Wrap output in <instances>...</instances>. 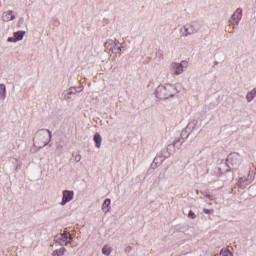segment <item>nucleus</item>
<instances>
[{"label":"nucleus","instance_id":"nucleus-1","mask_svg":"<svg viewBox=\"0 0 256 256\" xmlns=\"http://www.w3.org/2000/svg\"><path fill=\"white\" fill-rule=\"evenodd\" d=\"M179 91L173 84L159 85L155 90V97L160 101H165L171 97H175Z\"/></svg>","mask_w":256,"mask_h":256},{"label":"nucleus","instance_id":"nucleus-2","mask_svg":"<svg viewBox=\"0 0 256 256\" xmlns=\"http://www.w3.org/2000/svg\"><path fill=\"white\" fill-rule=\"evenodd\" d=\"M33 141H37L40 143H44L43 146L40 147V149H43V147H47L49 145V141H51V132L49 129H40L36 132L35 137Z\"/></svg>","mask_w":256,"mask_h":256},{"label":"nucleus","instance_id":"nucleus-3","mask_svg":"<svg viewBox=\"0 0 256 256\" xmlns=\"http://www.w3.org/2000/svg\"><path fill=\"white\" fill-rule=\"evenodd\" d=\"M239 165H241V155L237 152L230 153L226 159V166L228 167L227 171H231V169H239Z\"/></svg>","mask_w":256,"mask_h":256},{"label":"nucleus","instance_id":"nucleus-4","mask_svg":"<svg viewBox=\"0 0 256 256\" xmlns=\"http://www.w3.org/2000/svg\"><path fill=\"white\" fill-rule=\"evenodd\" d=\"M201 31V27L197 22H193L191 24H186L182 28H180V33H182L183 37H189L191 35H195Z\"/></svg>","mask_w":256,"mask_h":256},{"label":"nucleus","instance_id":"nucleus-5","mask_svg":"<svg viewBox=\"0 0 256 256\" xmlns=\"http://www.w3.org/2000/svg\"><path fill=\"white\" fill-rule=\"evenodd\" d=\"M73 241V237L69 235V233H60L54 236V242L60 244V245H67V243H71Z\"/></svg>","mask_w":256,"mask_h":256},{"label":"nucleus","instance_id":"nucleus-6","mask_svg":"<svg viewBox=\"0 0 256 256\" xmlns=\"http://www.w3.org/2000/svg\"><path fill=\"white\" fill-rule=\"evenodd\" d=\"M255 177L251 175V172L249 173L248 177H240L237 182V187L239 189H245L248 185H251L253 183Z\"/></svg>","mask_w":256,"mask_h":256},{"label":"nucleus","instance_id":"nucleus-7","mask_svg":"<svg viewBox=\"0 0 256 256\" xmlns=\"http://www.w3.org/2000/svg\"><path fill=\"white\" fill-rule=\"evenodd\" d=\"M243 18V9L237 8L230 18L231 25H239V22Z\"/></svg>","mask_w":256,"mask_h":256},{"label":"nucleus","instance_id":"nucleus-8","mask_svg":"<svg viewBox=\"0 0 256 256\" xmlns=\"http://www.w3.org/2000/svg\"><path fill=\"white\" fill-rule=\"evenodd\" d=\"M62 201L60 202V205H67L69 201H73V197H75V192L73 190H64L62 192Z\"/></svg>","mask_w":256,"mask_h":256},{"label":"nucleus","instance_id":"nucleus-9","mask_svg":"<svg viewBox=\"0 0 256 256\" xmlns=\"http://www.w3.org/2000/svg\"><path fill=\"white\" fill-rule=\"evenodd\" d=\"M169 157V154H165V151H162L161 156H156L153 160L152 167L157 168L159 165L163 164V161Z\"/></svg>","mask_w":256,"mask_h":256},{"label":"nucleus","instance_id":"nucleus-10","mask_svg":"<svg viewBox=\"0 0 256 256\" xmlns=\"http://www.w3.org/2000/svg\"><path fill=\"white\" fill-rule=\"evenodd\" d=\"M171 69H172L174 75H182V73L185 72V70L183 69L182 63H177V62L172 63Z\"/></svg>","mask_w":256,"mask_h":256},{"label":"nucleus","instance_id":"nucleus-11","mask_svg":"<svg viewBox=\"0 0 256 256\" xmlns=\"http://www.w3.org/2000/svg\"><path fill=\"white\" fill-rule=\"evenodd\" d=\"M1 19L4 23L15 20V15H13V10H8L6 12H3Z\"/></svg>","mask_w":256,"mask_h":256},{"label":"nucleus","instance_id":"nucleus-12","mask_svg":"<svg viewBox=\"0 0 256 256\" xmlns=\"http://www.w3.org/2000/svg\"><path fill=\"white\" fill-rule=\"evenodd\" d=\"M105 49L108 51H111V53H117L115 52V47H117V42L114 40H107L106 43L104 44Z\"/></svg>","mask_w":256,"mask_h":256},{"label":"nucleus","instance_id":"nucleus-13","mask_svg":"<svg viewBox=\"0 0 256 256\" xmlns=\"http://www.w3.org/2000/svg\"><path fill=\"white\" fill-rule=\"evenodd\" d=\"M93 139L97 149H101V143H103V138H101V134L96 133Z\"/></svg>","mask_w":256,"mask_h":256},{"label":"nucleus","instance_id":"nucleus-14","mask_svg":"<svg viewBox=\"0 0 256 256\" xmlns=\"http://www.w3.org/2000/svg\"><path fill=\"white\" fill-rule=\"evenodd\" d=\"M65 253H67V248L66 247H61L57 250H54L52 252V256H63V255H65Z\"/></svg>","mask_w":256,"mask_h":256},{"label":"nucleus","instance_id":"nucleus-15","mask_svg":"<svg viewBox=\"0 0 256 256\" xmlns=\"http://www.w3.org/2000/svg\"><path fill=\"white\" fill-rule=\"evenodd\" d=\"M109 205H111V199L107 198L102 204V211H104V213H109Z\"/></svg>","mask_w":256,"mask_h":256},{"label":"nucleus","instance_id":"nucleus-16","mask_svg":"<svg viewBox=\"0 0 256 256\" xmlns=\"http://www.w3.org/2000/svg\"><path fill=\"white\" fill-rule=\"evenodd\" d=\"M256 96V88L252 89L250 92L247 93L246 99L248 103H251L253 99H255Z\"/></svg>","mask_w":256,"mask_h":256},{"label":"nucleus","instance_id":"nucleus-17","mask_svg":"<svg viewBox=\"0 0 256 256\" xmlns=\"http://www.w3.org/2000/svg\"><path fill=\"white\" fill-rule=\"evenodd\" d=\"M25 31H17V32H14V37L16 38V41H23V37H25Z\"/></svg>","mask_w":256,"mask_h":256},{"label":"nucleus","instance_id":"nucleus-18","mask_svg":"<svg viewBox=\"0 0 256 256\" xmlns=\"http://www.w3.org/2000/svg\"><path fill=\"white\" fill-rule=\"evenodd\" d=\"M7 97V87L5 84H0V99H5Z\"/></svg>","mask_w":256,"mask_h":256},{"label":"nucleus","instance_id":"nucleus-19","mask_svg":"<svg viewBox=\"0 0 256 256\" xmlns=\"http://www.w3.org/2000/svg\"><path fill=\"white\" fill-rule=\"evenodd\" d=\"M184 141L182 138H176L173 142V147L176 149H181V146L183 145Z\"/></svg>","mask_w":256,"mask_h":256},{"label":"nucleus","instance_id":"nucleus-20","mask_svg":"<svg viewBox=\"0 0 256 256\" xmlns=\"http://www.w3.org/2000/svg\"><path fill=\"white\" fill-rule=\"evenodd\" d=\"M200 193H201V195H203V197H206L207 199H209V201H215V199H217V197L209 194V192H207V191H201Z\"/></svg>","mask_w":256,"mask_h":256},{"label":"nucleus","instance_id":"nucleus-21","mask_svg":"<svg viewBox=\"0 0 256 256\" xmlns=\"http://www.w3.org/2000/svg\"><path fill=\"white\" fill-rule=\"evenodd\" d=\"M214 173L217 174V177L223 175L225 173V171H223V166L216 167Z\"/></svg>","mask_w":256,"mask_h":256},{"label":"nucleus","instance_id":"nucleus-22","mask_svg":"<svg viewBox=\"0 0 256 256\" xmlns=\"http://www.w3.org/2000/svg\"><path fill=\"white\" fill-rule=\"evenodd\" d=\"M67 95H77V93H79V91H77L76 87H70L67 91H66Z\"/></svg>","mask_w":256,"mask_h":256},{"label":"nucleus","instance_id":"nucleus-23","mask_svg":"<svg viewBox=\"0 0 256 256\" xmlns=\"http://www.w3.org/2000/svg\"><path fill=\"white\" fill-rule=\"evenodd\" d=\"M102 253H103V255H106V256H109V255H111V247H109V246H104L103 248H102Z\"/></svg>","mask_w":256,"mask_h":256},{"label":"nucleus","instance_id":"nucleus-24","mask_svg":"<svg viewBox=\"0 0 256 256\" xmlns=\"http://www.w3.org/2000/svg\"><path fill=\"white\" fill-rule=\"evenodd\" d=\"M220 256H233V254L229 249H222L220 251Z\"/></svg>","mask_w":256,"mask_h":256},{"label":"nucleus","instance_id":"nucleus-25","mask_svg":"<svg viewBox=\"0 0 256 256\" xmlns=\"http://www.w3.org/2000/svg\"><path fill=\"white\" fill-rule=\"evenodd\" d=\"M52 25H54V27H59V25H61V22H59V19L57 18H52Z\"/></svg>","mask_w":256,"mask_h":256},{"label":"nucleus","instance_id":"nucleus-26","mask_svg":"<svg viewBox=\"0 0 256 256\" xmlns=\"http://www.w3.org/2000/svg\"><path fill=\"white\" fill-rule=\"evenodd\" d=\"M203 213H206V215H213L214 210L213 209L204 208L203 209Z\"/></svg>","mask_w":256,"mask_h":256},{"label":"nucleus","instance_id":"nucleus-27","mask_svg":"<svg viewBox=\"0 0 256 256\" xmlns=\"http://www.w3.org/2000/svg\"><path fill=\"white\" fill-rule=\"evenodd\" d=\"M188 217L190 219H196L197 215L195 214V212H193V210H190L189 213H188Z\"/></svg>","mask_w":256,"mask_h":256},{"label":"nucleus","instance_id":"nucleus-28","mask_svg":"<svg viewBox=\"0 0 256 256\" xmlns=\"http://www.w3.org/2000/svg\"><path fill=\"white\" fill-rule=\"evenodd\" d=\"M25 23V19L23 17H20L17 22V27H21Z\"/></svg>","mask_w":256,"mask_h":256},{"label":"nucleus","instance_id":"nucleus-29","mask_svg":"<svg viewBox=\"0 0 256 256\" xmlns=\"http://www.w3.org/2000/svg\"><path fill=\"white\" fill-rule=\"evenodd\" d=\"M8 43H17V38L14 37H9L8 38Z\"/></svg>","mask_w":256,"mask_h":256},{"label":"nucleus","instance_id":"nucleus-30","mask_svg":"<svg viewBox=\"0 0 256 256\" xmlns=\"http://www.w3.org/2000/svg\"><path fill=\"white\" fill-rule=\"evenodd\" d=\"M74 161H76V163H79V161H81V154H76L74 156Z\"/></svg>","mask_w":256,"mask_h":256},{"label":"nucleus","instance_id":"nucleus-31","mask_svg":"<svg viewBox=\"0 0 256 256\" xmlns=\"http://www.w3.org/2000/svg\"><path fill=\"white\" fill-rule=\"evenodd\" d=\"M131 251H133V247L127 246V247L125 248V253H131Z\"/></svg>","mask_w":256,"mask_h":256},{"label":"nucleus","instance_id":"nucleus-32","mask_svg":"<svg viewBox=\"0 0 256 256\" xmlns=\"http://www.w3.org/2000/svg\"><path fill=\"white\" fill-rule=\"evenodd\" d=\"M57 151H59L60 153H63V145H58Z\"/></svg>","mask_w":256,"mask_h":256},{"label":"nucleus","instance_id":"nucleus-33","mask_svg":"<svg viewBox=\"0 0 256 256\" xmlns=\"http://www.w3.org/2000/svg\"><path fill=\"white\" fill-rule=\"evenodd\" d=\"M122 50H123V47H117L115 48V53H121Z\"/></svg>","mask_w":256,"mask_h":256},{"label":"nucleus","instance_id":"nucleus-34","mask_svg":"<svg viewBox=\"0 0 256 256\" xmlns=\"http://www.w3.org/2000/svg\"><path fill=\"white\" fill-rule=\"evenodd\" d=\"M214 65H219V62L218 61H214Z\"/></svg>","mask_w":256,"mask_h":256},{"label":"nucleus","instance_id":"nucleus-35","mask_svg":"<svg viewBox=\"0 0 256 256\" xmlns=\"http://www.w3.org/2000/svg\"><path fill=\"white\" fill-rule=\"evenodd\" d=\"M185 133H187L186 131H182V134L181 135H185Z\"/></svg>","mask_w":256,"mask_h":256},{"label":"nucleus","instance_id":"nucleus-36","mask_svg":"<svg viewBox=\"0 0 256 256\" xmlns=\"http://www.w3.org/2000/svg\"><path fill=\"white\" fill-rule=\"evenodd\" d=\"M119 45V41L116 42V46Z\"/></svg>","mask_w":256,"mask_h":256}]
</instances>
